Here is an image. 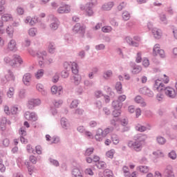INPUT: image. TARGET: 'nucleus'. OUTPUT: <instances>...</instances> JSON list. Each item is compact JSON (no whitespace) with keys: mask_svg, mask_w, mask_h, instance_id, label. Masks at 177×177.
Instances as JSON below:
<instances>
[{"mask_svg":"<svg viewBox=\"0 0 177 177\" xmlns=\"http://www.w3.org/2000/svg\"><path fill=\"white\" fill-rule=\"evenodd\" d=\"M112 115L115 118L120 117V115H121V109H115L113 111Z\"/></svg>","mask_w":177,"mask_h":177,"instance_id":"nucleus-59","label":"nucleus"},{"mask_svg":"<svg viewBox=\"0 0 177 177\" xmlns=\"http://www.w3.org/2000/svg\"><path fill=\"white\" fill-rule=\"evenodd\" d=\"M36 89L38 91V92H40L43 96H45L46 95V91L45 89H44V85L42 84H37L36 85Z\"/></svg>","mask_w":177,"mask_h":177,"instance_id":"nucleus-27","label":"nucleus"},{"mask_svg":"<svg viewBox=\"0 0 177 177\" xmlns=\"http://www.w3.org/2000/svg\"><path fill=\"white\" fill-rule=\"evenodd\" d=\"M1 20L3 21H9L12 20V15H10V14H4L1 17Z\"/></svg>","mask_w":177,"mask_h":177,"instance_id":"nucleus-39","label":"nucleus"},{"mask_svg":"<svg viewBox=\"0 0 177 177\" xmlns=\"http://www.w3.org/2000/svg\"><path fill=\"white\" fill-rule=\"evenodd\" d=\"M94 104H95L96 109H98V110H100V109H102V107H103V105L102 104V102L100 100L95 101Z\"/></svg>","mask_w":177,"mask_h":177,"instance_id":"nucleus-64","label":"nucleus"},{"mask_svg":"<svg viewBox=\"0 0 177 177\" xmlns=\"http://www.w3.org/2000/svg\"><path fill=\"white\" fill-rule=\"evenodd\" d=\"M152 89L153 91H157V92H163L170 99H175L176 97V91L175 88L171 86L166 87L161 80L158 79L154 81Z\"/></svg>","mask_w":177,"mask_h":177,"instance_id":"nucleus-1","label":"nucleus"},{"mask_svg":"<svg viewBox=\"0 0 177 177\" xmlns=\"http://www.w3.org/2000/svg\"><path fill=\"white\" fill-rule=\"evenodd\" d=\"M102 32H111L113 31V28L109 26H106L102 28Z\"/></svg>","mask_w":177,"mask_h":177,"instance_id":"nucleus-47","label":"nucleus"},{"mask_svg":"<svg viewBox=\"0 0 177 177\" xmlns=\"http://www.w3.org/2000/svg\"><path fill=\"white\" fill-rule=\"evenodd\" d=\"M7 96L10 98L12 99L13 96H15V87H10L8 91H7Z\"/></svg>","mask_w":177,"mask_h":177,"instance_id":"nucleus-36","label":"nucleus"},{"mask_svg":"<svg viewBox=\"0 0 177 177\" xmlns=\"http://www.w3.org/2000/svg\"><path fill=\"white\" fill-rule=\"evenodd\" d=\"M151 32L156 39H160L162 37V32L157 28H152Z\"/></svg>","mask_w":177,"mask_h":177,"instance_id":"nucleus-15","label":"nucleus"},{"mask_svg":"<svg viewBox=\"0 0 177 177\" xmlns=\"http://www.w3.org/2000/svg\"><path fill=\"white\" fill-rule=\"evenodd\" d=\"M114 153H115L114 149H111L106 153V156L108 158H113L114 157Z\"/></svg>","mask_w":177,"mask_h":177,"instance_id":"nucleus-54","label":"nucleus"},{"mask_svg":"<svg viewBox=\"0 0 177 177\" xmlns=\"http://www.w3.org/2000/svg\"><path fill=\"white\" fill-rule=\"evenodd\" d=\"M6 32L8 37L10 38H12L13 37V32H15V29L13 28V26H8V28H6Z\"/></svg>","mask_w":177,"mask_h":177,"instance_id":"nucleus-34","label":"nucleus"},{"mask_svg":"<svg viewBox=\"0 0 177 177\" xmlns=\"http://www.w3.org/2000/svg\"><path fill=\"white\" fill-rule=\"evenodd\" d=\"M95 166L97 167V168H98V169H103V168H106V162H103V161H99L97 163H95Z\"/></svg>","mask_w":177,"mask_h":177,"instance_id":"nucleus-38","label":"nucleus"},{"mask_svg":"<svg viewBox=\"0 0 177 177\" xmlns=\"http://www.w3.org/2000/svg\"><path fill=\"white\" fill-rule=\"evenodd\" d=\"M72 175L73 177H84V176H82L81 170H80V169L77 167H75L72 170Z\"/></svg>","mask_w":177,"mask_h":177,"instance_id":"nucleus-25","label":"nucleus"},{"mask_svg":"<svg viewBox=\"0 0 177 177\" xmlns=\"http://www.w3.org/2000/svg\"><path fill=\"white\" fill-rule=\"evenodd\" d=\"M48 161L50 165H54V167H59V165H60L58 160H56L52 158H49Z\"/></svg>","mask_w":177,"mask_h":177,"instance_id":"nucleus-40","label":"nucleus"},{"mask_svg":"<svg viewBox=\"0 0 177 177\" xmlns=\"http://www.w3.org/2000/svg\"><path fill=\"white\" fill-rule=\"evenodd\" d=\"M70 6L68 5H64L62 6H60L57 9L58 13L63 14V13H70Z\"/></svg>","mask_w":177,"mask_h":177,"instance_id":"nucleus-16","label":"nucleus"},{"mask_svg":"<svg viewBox=\"0 0 177 177\" xmlns=\"http://www.w3.org/2000/svg\"><path fill=\"white\" fill-rule=\"evenodd\" d=\"M96 3H97V0H89V2L85 6L80 7V9L85 10L88 16H93V6H95Z\"/></svg>","mask_w":177,"mask_h":177,"instance_id":"nucleus-3","label":"nucleus"},{"mask_svg":"<svg viewBox=\"0 0 177 177\" xmlns=\"http://www.w3.org/2000/svg\"><path fill=\"white\" fill-rule=\"evenodd\" d=\"M60 24V22L59 21V19L57 17L53 16L52 17V22L50 24V27L51 30H56L57 28H59V25Z\"/></svg>","mask_w":177,"mask_h":177,"instance_id":"nucleus-12","label":"nucleus"},{"mask_svg":"<svg viewBox=\"0 0 177 177\" xmlns=\"http://www.w3.org/2000/svg\"><path fill=\"white\" fill-rule=\"evenodd\" d=\"M111 140L113 145H118L120 143V138H118V136H117V134L111 135Z\"/></svg>","mask_w":177,"mask_h":177,"instance_id":"nucleus-37","label":"nucleus"},{"mask_svg":"<svg viewBox=\"0 0 177 177\" xmlns=\"http://www.w3.org/2000/svg\"><path fill=\"white\" fill-rule=\"evenodd\" d=\"M128 146L130 149H133L135 151H140L142 150V143L138 142V141H129L128 142Z\"/></svg>","mask_w":177,"mask_h":177,"instance_id":"nucleus-8","label":"nucleus"},{"mask_svg":"<svg viewBox=\"0 0 177 177\" xmlns=\"http://www.w3.org/2000/svg\"><path fill=\"white\" fill-rule=\"evenodd\" d=\"M113 6H114V2L109 1L102 5V10H111V9L113 8Z\"/></svg>","mask_w":177,"mask_h":177,"instance_id":"nucleus-23","label":"nucleus"},{"mask_svg":"<svg viewBox=\"0 0 177 177\" xmlns=\"http://www.w3.org/2000/svg\"><path fill=\"white\" fill-rule=\"evenodd\" d=\"M44 74H45V71L44 69H39L35 73V77L37 78V80H41V78L44 77Z\"/></svg>","mask_w":177,"mask_h":177,"instance_id":"nucleus-29","label":"nucleus"},{"mask_svg":"<svg viewBox=\"0 0 177 177\" xmlns=\"http://www.w3.org/2000/svg\"><path fill=\"white\" fill-rule=\"evenodd\" d=\"M25 165H26L28 171L29 172V175H32V172H34V166L31 165L29 161H25Z\"/></svg>","mask_w":177,"mask_h":177,"instance_id":"nucleus-30","label":"nucleus"},{"mask_svg":"<svg viewBox=\"0 0 177 177\" xmlns=\"http://www.w3.org/2000/svg\"><path fill=\"white\" fill-rule=\"evenodd\" d=\"M69 75L70 74L68 73V71L64 70L61 72V76L62 78H68Z\"/></svg>","mask_w":177,"mask_h":177,"instance_id":"nucleus-63","label":"nucleus"},{"mask_svg":"<svg viewBox=\"0 0 177 177\" xmlns=\"http://www.w3.org/2000/svg\"><path fill=\"white\" fill-rule=\"evenodd\" d=\"M71 69L73 74L75 75H77L78 73H80V66H78V64H77V62H72Z\"/></svg>","mask_w":177,"mask_h":177,"instance_id":"nucleus-18","label":"nucleus"},{"mask_svg":"<svg viewBox=\"0 0 177 177\" xmlns=\"http://www.w3.org/2000/svg\"><path fill=\"white\" fill-rule=\"evenodd\" d=\"M104 175L105 177H114L113 171L109 169H106L104 171Z\"/></svg>","mask_w":177,"mask_h":177,"instance_id":"nucleus-41","label":"nucleus"},{"mask_svg":"<svg viewBox=\"0 0 177 177\" xmlns=\"http://www.w3.org/2000/svg\"><path fill=\"white\" fill-rule=\"evenodd\" d=\"M28 52L31 55V56H37V57L39 59V64H40V66H42V60H45V59H46V51L39 50L37 53H35L34 50H32V48H29L28 50Z\"/></svg>","mask_w":177,"mask_h":177,"instance_id":"nucleus-4","label":"nucleus"},{"mask_svg":"<svg viewBox=\"0 0 177 177\" xmlns=\"http://www.w3.org/2000/svg\"><path fill=\"white\" fill-rule=\"evenodd\" d=\"M94 150L95 149H93V147L88 148L86 150L84 155L88 157V156H91L93 153Z\"/></svg>","mask_w":177,"mask_h":177,"instance_id":"nucleus-58","label":"nucleus"},{"mask_svg":"<svg viewBox=\"0 0 177 177\" xmlns=\"http://www.w3.org/2000/svg\"><path fill=\"white\" fill-rule=\"evenodd\" d=\"M113 75V71L111 70H108L104 73V78H110Z\"/></svg>","mask_w":177,"mask_h":177,"instance_id":"nucleus-57","label":"nucleus"},{"mask_svg":"<svg viewBox=\"0 0 177 177\" xmlns=\"http://www.w3.org/2000/svg\"><path fill=\"white\" fill-rule=\"evenodd\" d=\"M28 34L30 37H35L37 35V28H31L28 30Z\"/></svg>","mask_w":177,"mask_h":177,"instance_id":"nucleus-45","label":"nucleus"},{"mask_svg":"<svg viewBox=\"0 0 177 177\" xmlns=\"http://www.w3.org/2000/svg\"><path fill=\"white\" fill-rule=\"evenodd\" d=\"M13 59H10L9 57H4L3 60L6 64H10V66H12L14 68H16L17 67V62L19 63V66L21 64H23V59H21V57L19 55H14Z\"/></svg>","mask_w":177,"mask_h":177,"instance_id":"nucleus-2","label":"nucleus"},{"mask_svg":"<svg viewBox=\"0 0 177 177\" xmlns=\"http://www.w3.org/2000/svg\"><path fill=\"white\" fill-rule=\"evenodd\" d=\"M163 175L167 177H175V174L172 170V166L167 165L163 171Z\"/></svg>","mask_w":177,"mask_h":177,"instance_id":"nucleus-13","label":"nucleus"},{"mask_svg":"<svg viewBox=\"0 0 177 177\" xmlns=\"http://www.w3.org/2000/svg\"><path fill=\"white\" fill-rule=\"evenodd\" d=\"M112 107H113L114 110H121L122 103H121L120 101L114 100L112 102Z\"/></svg>","mask_w":177,"mask_h":177,"instance_id":"nucleus-26","label":"nucleus"},{"mask_svg":"<svg viewBox=\"0 0 177 177\" xmlns=\"http://www.w3.org/2000/svg\"><path fill=\"white\" fill-rule=\"evenodd\" d=\"M135 129L136 131H138V132H145V131H147V127L138 124L135 127Z\"/></svg>","mask_w":177,"mask_h":177,"instance_id":"nucleus-33","label":"nucleus"},{"mask_svg":"<svg viewBox=\"0 0 177 177\" xmlns=\"http://www.w3.org/2000/svg\"><path fill=\"white\" fill-rule=\"evenodd\" d=\"M55 107L59 108L63 104V101L62 100H55L53 102Z\"/></svg>","mask_w":177,"mask_h":177,"instance_id":"nucleus-48","label":"nucleus"},{"mask_svg":"<svg viewBox=\"0 0 177 177\" xmlns=\"http://www.w3.org/2000/svg\"><path fill=\"white\" fill-rule=\"evenodd\" d=\"M95 48L97 50H104V49L106 48V46L103 44H101L96 45Z\"/></svg>","mask_w":177,"mask_h":177,"instance_id":"nucleus-61","label":"nucleus"},{"mask_svg":"<svg viewBox=\"0 0 177 177\" xmlns=\"http://www.w3.org/2000/svg\"><path fill=\"white\" fill-rule=\"evenodd\" d=\"M160 20L163 24H168V21L167 20V15H165V14L162 13L160 15Z\"/></svg>","mask_w":177,"mask_h":177,"instance_id":"nucleus-42","label":"nucleus"},{"mask_svg":"<svg viewBox=\"0 0 177 177\" xmlns=\"http://www.w3.org/2000/svg\"><path fill=\"white\" fill-rule=\"evenodd\" d=\"M22 81L26 86H30L31 85V73H25L23 76Z\"/></svg>","mask_w":177,"mask_h":177,"instance_id":"nucleus-14","label":"nucleus"},{"mask_svg":"<svg viewBox=\"0 0 177 177\" xmlns=\"http://www.w3.org/2000/svg\"><path fill=\"white\" fill-rule=\"evenodd\" d=\"M134 139L136 142H138L139 143H142V142H145L146 139H147V136L143 134H137L135 136Z\"/></svg>","mask_w":177,"mask_h":177,"instance_id":"nucleus-22","label":"nucleus"},{"mask_svg":"<svg viewBox=\"0 0 177 177\" xmlns=\"http://www.w3.org/2000/svg\"><path fill=\"white\" fill-rule=\"evenodd\" d=\"M156 142L158 145L162 146L165 143H167V139L161 136H159L156 138Z\"/></svg>","mask_w":177,"mask_h":177,"instance_id":"nucleus-32","label":"nucleus"},{"mask_svg":"<svg viewBox=\"0 0 177 177\" xmlns=\"http://www.w3.org/2000/svg\"><path fill=\"white\" fill-rule=\"evenodd\" d=\"M3 147H8L9 145H10V141L8 138H5L2 141Z\"/></svg>","mask_w":177,"mask_h":177,"instance_id":"nucleus-60","label":"nucleus"},{"mask_svg":"<svg viewBox=\"0 0 177 177\" xmlns=\"http://www.w3.org/2000/svg\"><path fill=\"white\" fill-rule=\"evenodd\" d=\"M63 91V88L62 86H53L51 87V93L53 95H56V93H58V95H62V92Z\"/></svg>","mask_w":177,"mask_h":177,"instance_id":"nucleus-20","label":"nucleus"},{"mask_svg":"<svg viewBox=\"0 0 177 177\" xmlns=\"http://www.w3.org/2000/svg\"><path fill=\"white\" fill-rule=\"evenodd\" d=\"M109 132H111V129L110 128H106L104 130L100 128L98 129L95 136V140H97V142H102V140H103V138H106V136L109 135Z\"/></svg>","mask_w":177,"mask_h":177,"instance_id":"nucleus-5","label":"nucleus"},{"mask_svg":"<svg viewBox=\"0 0 177 177\" xmlns=\"http://www.w3.org/2000/svg\"><path fill=\"white\" fill-rule=\"evenodd\" d=\"M139 92L142 95H145L148 97H153L154 96V93H153V91L150 90V88H149L147 86L140 88Z\"/></svg>","mask_w":177,"mask_h":177,"instance_id":"nucleus-9","label":"nucleus"},{"mask_svg":"<svg viewBox=\"0 0 177 177\" xmlns=\"http://www.w3.org/2000/svg\"><path fill=\"white\" fill-rule=\"evenodd\" d=\"M122 17L123 20H129V19H131V14H129L128 11H124L122 14Z\"/></svg>","mask_w":177,"mask_h":177,"instance_id":"nucleus-43","label":"nucleus"},{"mask_svg":"<svg viewBox=\"0 0 177 177\" xmlns=\"http://www.w3.org/2000/svg\"><path fill=\"white\" fill-rule=\"evenodd\" d=\"M41 104V100L37 99H30L28 102V108L30 110H32L34 107H37Z\"/></svg>","mask_w":177,"mask_h":177,"instance_id":"nucleus-10","label":"nucleus"},{"mask_svg":"<svg viewBox=\"0 0 177 177\" xmlns=\"http://www.w3.org/2000/svg\"><path fill=\"white\" fill-rule=\"evenodd\" d=\"M136 103H138V104H140L141 107H146V102H145V100L142 96L137 95L134 99Z\"/></svg>","mask_w":177,"mask_h":177,"instance_id":"nucleus-19","label":"nucleus"},{"mask_svg":"<svg viewBox=\"0 0 177 177\" xmlns=\"http://www.w3.org/2000/svg\"><path fill=\"white\" fill-rule=\"evenodd\" d=\"M60 124L63 129H68V128L70 127V122H68V120H67V118H61Z\"/></svg>","mask_w":177,"mask_h":177,"instance_id":"nucleus-17","label":"nucleus"},{"mask_svg":"<svg viewBox=\"0 0 177 177\" xmlns=\"http://www.w3.org/2000/svg\"><path fill=\"white\" fill-rule=\"evenodd\" d=\"M153 55L154 56H159L164 59L165 57V52L164 50L160 48V44H156L153 48Z\"/></svg>","mask_w":177,"mask_h":177,"instance_id":"nucleus-7","label":"nucleus"},{"mask_svg":"<svg viewBox=\"0 0 177 177\" xmlns=\"http://www.w3.org/2000/svg\"><path fill=\"white\" fill-rule=\"evenodd\" d=\"M73 31L75 34H79L82 37L85 35V32L86 31V26L84 24H81L80 23H77L73 28Z\"/></svg>","mask_w":177,"mask_h":177,"instance_id":"nucleus-6","label":"nucleus"},{"mask_svg":"<svg viewBox=\"0 0 177 177\" xmlns=\"http://www.w3.org/2000/svg\"><path fill=\"white\" fill-rule=\"evenodd\" d=\"M139 170L140 172H142V174H147L149 172V167L147 166H140Z\"/></svg>","mask_w":177,"mask_h":177,"instance_id":"nucleus-51","label":"nucleus"},{"mask_svg":"<svg viewBox=\"0 0 177 177\" xmlns=\"http://www.w3.org/2000/svg\"><path fill=\"white\" fill-rule=\"evenodd\" d=\"M17 12L19 16H21V15H24V8H23L21 6H18L17 8Z\"/></svg>","mask_w":177,"mask_h":177,"instance_id":"nucleus-62","label":"nucleus"},{"mask_svg":"<svg viewBox=\"0 0 177 177\" xmlns=\"http://www.w3.org/2000/svg\"><path fill=\"white\" fill-rule=\"evenodd\" d=\"M6 1L5 0H1L0 1V15H2L3 13V12H5V5Z\"/></svg>","mask_w":177,"mask_h":177,"instance_id":"nucleus-52","label":"nucleus"},{"mask_svg":"<svg viewBox=\"0 0 177 177\" xmlns=\"http://www.w3.org/2000/svg\"><path fill=\"white\" fill-rule=\"evenodd\" d=\"M10 113L12 115H16L19 113V106L17 105L13 106L10 109Z\"/></svg>","mask_w":177,"mask_h":177,"instance_id":"nucleus-49","label":"nucleus"},{"mask_svg":"<svg viewBox=\"0 0 177 177\" xmlns=\"http://www.w3.org/2000/svg\"><path fill=\"white\" fill-rule=\"evenodd\" d=\"M104 90L106 91V92H107V93H109V95H110L111 96H112V97H114L115 96V93H114V92H113L112 91H111V88L110 87V86H104Z\"/></svg>","mask_w":177,"mask_h":177,"instance_id":"nucleus-50","label":"nucleus"},{"mask_svg":"<svg viewBox=\"0 0 177 177\" xmlns=\"http://www.w3.org/2000/svg\"><path fill=\"white\" fill-rule=\"evenodd\" d=\"M48 52L50 53H54L56 52V46L55 45V43L50 42L48 44Z\"/></svg>","mask_w":177,"mask_h":177,"instance_id":"nucleus-35","label":"nucleus"},{"mask_svg":"<svg viewBox=\"0 0 177 177\" xmlns=\"http://www.w3.org/2000/svg\"><path fill=\"white\" fill-rule=\"evenodd\" d=\"M115 89H116V92L119 94L121 95L122 93H123L122 91V84L121 83V82H117L115 84Z\"/></svg>","mask_w":177,"mask_h":177,"instance_id":"nucleus-31","label":"nucleus"},{"mask_svg":"<svg viewBox=\"0 0 177 177\" xmlns=\"http://www.w3.org/2000/svg\"><path fill=\"white\" fill-rule=\"evenodd\" d=\"M19 97L20 99H24V97H26V89L21 88V90H19Z\"/></svg>","mask_w":177,"mask_h":177,"instance_id":"nucleus-53","label":"nucleus"},{"mask_svg":"<svg viewBox=\"0 0 177 177\" xmlns=\"http://www.w3.org/2000/svg\"><path fill=\"white\" fill-rule=\"evenodd\" d=\"M71 64H73V62H65L64 63V68L68 71L71 68Z\"/></svg>","mask_w":177,"mask_h":177,"instance_id":"nucleus-56","label":"nucleus"},{"mask_svg":"<svg viewBox=\"0 0 177 177\" xmlns=\"http://www.w3.org/2000/svg\"><path fill=\"white\" fill-rule=\"evenodd\" d=\"M78 104H80V101L78 100H73L70 105L71 109H76V107H78Z\"/></svg>","mask_w":177,"mask_h":177,"instance_id":"nucleus-44","label":"nucleus"},{"mask_svg":"<svg viewBox=\"0 0 177 177\" xmlns=\"http://www.w3.org/2000/svg\"><path fill=\"white\" fill-rule=\"evenodd\" d=\"M8 49L10 50H17V47H16V41L15 39H11L8 43Z\"/></svg>","mask_w":177,"mask_h":177,"instance_id":"nucleus-28","label":"nucleus"},{"mask_svg":"<svg viewBox=\"0 0 177 177\" xmlns=\"http://www.w3.org/2000/svg\"><path fill=\"white\" fill-rule=\"evenodd\" d=\"M24 117L26 120H28V121H37V120H38V116L35 112L27 111L25 113Z\"/></svg>","mask_w":177,"mask_h":177,"instance_id":"nucleus-11","label":"nucleus"},{"mask_svg":"<svg viewBox=\"0 0 177 177\" xmlns=\"http://www.w3.org/2000/svg\"><path fill=\"white\" fill-rule=\"evenodd\" d=\"M64 41L66 44H71L73 38H71V36L70 35L67 34L64 36Z\"/></svg>","mask_w":177,"mask_h":177,"instance_id":"nucleus-55","label":"nucleus"},{"mask_svg":"<svg viewBox=\"0 0 177 177\" xmlns=\"http://www.w3.org/2000/svg\"><path fill=\"white\" fill-rule=\"evenodd\" d=\"M168 157L171 160H176V157H177L176 151L174 150L171 151V152L168 153Z\"/></svg>","mask_w":177,"mask_h":177,"instance_id":"nucleus-46","label":"nucleus"},{"mask_svg":"<svg viewBox=\"0 0 177 177\" xmlns=\"http://www.w3.org/2000/svg\"><path fill=\"white\" fill-rule=\"evenodd\" d=\"M131 66L133 68L132 74H139L142 71V66L136 65L135 63H131Z\"/></svg>","mask_w":177,"mask_h":177,"instance_id":"nucleus-21","label":"nucleus"},{"mask_svg":"<svg viewBox=\"0 0 177 177\" xmlns=\"http://www.w3.org/2000/svg\"><path fill=\"white\" fill-rule=\"evenodd\" d=\"M25 23L26 24H30V26H34L35 23H37L38 21V18L35 19V18L32 19L31 17H27L26 19H25Z\"/></svg>","mask_w":177,"mask_h":177,"instance_id":"nucleus-24","label":"nucleus"}]
</instances>
